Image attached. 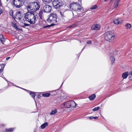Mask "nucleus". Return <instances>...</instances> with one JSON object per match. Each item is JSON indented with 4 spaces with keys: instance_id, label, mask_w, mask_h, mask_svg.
I'll list each match as a JSON object with an SVG mask.
<instances>
[{
    "instance_id": "nucleus-40",
    "label": "nucleus",
    "mask_w": 132,
    "mask_h": 132,
    "mask_svg": "<svg viewBox=\"0 0 132 132\" xmlns=\"http://www.w3.org/2000/svg\"><path fill=\"white\" fill-rule=\"evenodd\" d=\"M85 47H84V48H82V50H84V48Z\"/></svg>"
},
{
    "instance_id": "nucleus-39",
    "label": "nucleus",
    "mask_w": 132,
    "mask_h": 132,
    "mask_svg": "<svg viewBox=\"0 0 132 132\" xmlns=\"http://www.w3.org/2000/svg\"><path fill=\"white\" fill-rule=\"evenodd\" d=\"M15 28L16 29H18V28L16 26L15 27Z\"/></svg>"
},
{
    "instance_id": "nucleus-5",
    "label": "nucleus",
    "mask_w": 132,
    "mask_h": 132,
    "mask_svg": "<svg viewBox=\"0 0 132 132\" xmlns=\"http://www.w3.org/2000/svg\"><path fill=\"white\" fill-rule=\"evenodd\" d=\"M57 18L56 14L55 13H52L49 15V18L47 20V21L53 23H55L57 22Z\"/></svg>"
},
{
    "instance_id": "nucleus-25",
    "label": "nucleus",
    "mask_w": 132,
    "mask_h": 132,
    "mask_svg": "<svg viewBox=\"0 0 132 132\" xmlns=\"http://www.w3.org/2000/svg\"><path fill=\"white\" fill-rule=\"evenodd\" d=\"M13 129L12 128L10 129H6V131L7 132H11L13 130Z\"/></svg>"
},
{
    "instance_id": "nucleus-24",
    "label": "nucleus",
    "mask_w": 132,
    "mask_h": 132,
    "mask_svg": "<svg viewBox=\"0 0 132 132\" xmlns=\"http://www.w3.org/2000/svg\"><path fill=\"white\" fill-rule=\"evenodd\" d=\"M53 0H43L44 2H45L47 3H51Z\"/></svg>"
},
{
    "instance_id": "nucleus-30",
    "label": "nucleus",
    "mask_w": 132,
    "mask_h": 132,
    "mask_svg": "<svg viewBox=\"0 0 132 132\" xmlns=\"http://www.w3.org/2000/svg\"><path fill=\"white\" fill-rule=\"evenodd\" d=\"M60 14L61 16L63 18L64 17H65V15L64 14V12H62L60 11Z\"/></svg>"
},
{
    "instance_id": "nucleus-17",
    "label": "nucleus",
    "mask_w": 132,
    "mask_h": 132,
    "mask_svg": "<svg viewBox=\"0 0 132 132\" xmlns=\"http://www.w3.org/2000/svg\"><path fill=\"white\" fill-rule=\"evenodd\" d=\"M48 124L47 122H45L41 126V128L43 129L45 128V127L47 126Z\"/></svg>"
},
{
    "instance_id": "nucleus-20",
    "label": "nucleus",
    "mask_w": 132,
    "mask_h": 132,
    "mask_svg": "<svg viewBox=\"0 0 132 132\" xmlns=\"http://www.w3.org/2000/svg\"><path fill=\"white\" fill-rule=\"evenodd\" d=\"M4 65V64L0 65V73H1L3 71Z\"/></svg>"
},
{
    "instance_id": "nucleus-42",
    "label": "nucleus",
    "mask_w": 132,
    "mask_h": 132,
    "mask_svg": "<svg viewBox=\"0 0 132 132\" xmlns=\"http://www.w3.org/2000/svg\"><path fill=\"white\" fill-rule=\"evenodd\" d=\"M4 79L6 80V81H7V80H6V78H4Z\"/></svg>"
},
{
    "instance_id": "nucleus-43",
    "label": "nucleus",
    "mask_w": 132,
    "mask_h": 132,
    "mask_svg": "<svg viewBox=\"0 0 132 132\" xmlns=\"http://www.w3.org/2000/svg\"><path fill=\"white\" fill-rule=\"evenodd\" d=\"M104 1L105 2H106L107 1H108V0H104Z\"/></svg>"
},
{
    "instance_id": "nucleus-44",
    "label": "nucleus",
    "mask_w": 132,
    "mask_h": 132,
    "mask_svg": "<svg viewBox=\"0 0 132 132\" xmlns=\"http://www.w3.org/2000/svg\"><path fill=\"white\" fill-rule=\"evenodd\" d=\"M63 84V83H62V85H61V86Z\"/></svg>"
},
{
    "instance_id": "nucleus-41",
    "label": "nucleus",
    "mask_w": 132,
    "mask_h": 132,
    "mask_svg": "<svg viewBox=\"0 0 132 132\" xmlns=\"http://www.w3.org/2000/svg\"><path fill=\"white\" fill-rule=\"evenodd\" d=\"M1 5V0H0V6Z\"/></svg>"
},
{
    "instance_id": "nucleus-7",
    "label": "nucleus",
    "mask_w": 132,
    "mask_h": 132,
    "mask_svg": "<svg viewBox=\"0 0 132 132\" xmlns=\"http://www.w3.org/2000/svg\"><path fill=\"white\" fill-rule=\"evenodd\" d=\"M23 0H13L12 4L13 8H19L22 6Z\"/></svg>"
},
{
    "instance_id": "nucleus-36",
    "label": "nucleus",
    "mask_w": 132,
    "mask_h": 132,
    "mask_svg": "<svg viewBox=\"0 0 132 132\" xmlns=\"http://www.w3.org/2000/svg\"><path fill=\"white\" fill-rule=\"evenodd\" d=\"M92 43V41L91 40H89L87 42V43L88 44H90Z\"/></svg>"
},
{
    "instance_id": "nucleus-34",
    "label": "nucleus",
    "mask_w": 132,
    "mask_h": 132,
    "mask_svg": "<svg viewBox=\"0 0 132 132\" xmlns=\"http://www.w3.org/2000/svg\"><path fill=\"white\" fill-rule=\"evenodd\" d=\"M0 40L2 39H4V37L1 34H0Z\"/></svg>"
},
{
    "instance_id": "nucleus-11",
    "label": "nucleus",
    "mask_w": 132,
    "mask_h": 132,
    "mask_svg": "<svg viewBox=\"0 0 132 132\" xmlns=\"http://www.w3.org/2000/svg\"><path fill=\"white\" fill-rule=\"evenodd\" d=\"M28 21L25 19H23V21L21 23V26L22 27L24 28L25 27L28 26L30 24L28 23Z\"/></svg>"
},
{
    "instance_id": "nucleus-10",
    "label": "nucleus",
    "mask_w": 132,
    "mask_h": 132,
    "mask_svg": "<svg viewBox=\"0 0 132 132\" xmlns=\"http://www.w3.org/2000/svg\"><path fill=\"white\" fill-rule=\"evenodd\" d=\"M22 13L20 11H18L16 12L15 15L13 17V18L16 19L20 21L22 17Z\"/></svg>"
},
{
    "instance_id": "nucleus-28",
    "label": "nucleus",
    "mask_w": 132,
    "mask_h": 132,
    "mask_svg": "<svg viewBox=\"0 0 132 132\" xmlns=\"http://www.w3.org/2000/svg\"><path fill=\"white\" fill-rule=\"evenodd\" d=\"M57 112L56 110H54L52 111L50 113L51 115L54 114L56 113Z\"/></svg>"
},
{
    "instance_id": "nucleus-14",
    "label": "nucleus",
    "mask_w": 132,
    "mask_h": 132,
    "mask_svg": "<svg viewBox=\"0 0 132 132\" xmlns=\"http://www.w3.org/2000/svg\"><path fill=\"white\" fill-rule=\"evenodd\" d=\"M128 72H126L123 73L122 75V77L123 79H126L128 76Z\"/></svg>"
},
{
    "instance_id": "nucleus-33",
    "label": "nucleus",
    "mask_w": 132,
    "mask_h": 132,
    "mask_svg": "<svg viewBox=\"0 0 132 132\" xmlns=\"http://www.w3.org/2000/svg\"><path fill=\"white\" fill-rule=\"evenodd\" d=\"M54 25V24H51L50 25H48L47 26H44L43 27V28H46L48 27H51L53 25Z\"/></svg>"
},
{
    "instance_id": "nucleus-38",
    "label": "nucleus",
    "mask_w": 132,
    "mask_h": 132,
    "mask_svg": "<svg viewBox=\"0 0 132 132\" xmlns=\"http://www.w3.org/2000/svg\"><path fill=\"white\" fill-rule=\"evenodd\" d=\"M10 58V57H7L6 58V60H9Z\"/></svg>"
},
{
    "instance_id": "nucleus-21",
    "label": "nucleus",
    "mask_w": 132,
    "mask_h": 132,
    "mask_svg": "<svg viewBox=\"0 0 132 132\" xmlns=\"http://www.w3.org/2000/svg\"><path fill=\"white\" fill-rule=\"evenodd\" d=\"M129 80H132V71L129 73Z\"/></svg>"
},
{
    "instance_id": "nucleus-23",
    "label": "nucleus",
    "mask_w": 132,
    "mask_h": 132,
    "mask_svg": "<svg viewBox=\"0 0 132 132\" xmlns=\"http://www.w3.org/2000/svg\"><path fill=\"white\" fill-rule=\"evenodd\" d=\"M50 94L49 93H44L42 94L43 96L45 97H49Z\"/></svg>"
},
{
    "instance_id": "nucleus-19",
    "label": "nucleus",
    "mask_w": 132,
    "mask_h": 132,
    "mask_svg": "<svg viewBox=\"0 0 132 132\" xmlns=\"http://www.w3.org/2000/svg\"><path fill=\"white\" fill-rule=\"evenodd\" d=\"M110 59L111 61V62L112 64L114 63L115 61V59L114 58V56L112 55L110 57Z\"/></svg>"
},
{
    "instance_id": "nucleus-8",
    "label": "nucleus",
    "mask_w": 132,
    "mask_h": 132,
    "mask_svg": "<svg viewBox=\"0 0 132 132\" xmlns=\"http://www.w3.org/2000/svg\"><path fill=\"white\" fill-rule=\"evenodd\" d=\"M52 2L53 6L56 9L61 6L63 4V2L61 0H53Z\"/></svg>"
},
{
    "instance_id": "nucleus-22",
    "label": "nucleus",
    "mask_w": 132,
    "mask_h": 132,
    "mask_svg": "<svg viewBox=\"0 0 132 132\" xmlns=\"http://www.w3.org/2000/svg\"><path fill=\"white\" fill-rule=\"evenodd\" d=\"M98 6L96 5H92L90 7V9L92 10H95L96 9Z\"/></svg>"
},
{
    "instance_id": "nucleus-4",
    "label": "nucleus",
    "mask_w": 132,
    "mask_h": 132,
    "mask_svg": "<svg viewBox=\"0 0 132 132\" xmlns=\"http://www.w3.org/2000/svg\"><path fill=\"white\" fill-rule=\"evenodd\" d=\"M75 103L73 100L69 101L62 104L61 106L62 108L64 106L69 108H74L76 106Z\"/></svg>"
},
{
    "instance_id": "nucleus-13",
    "label": "nucleus",
    "mask_w": 132,
    "mask_h": 132,
    "mask_svg": "<svg viewBox=\"0 0 132 132\" xmlns=\"http://www.w3.org/2000/svg\"><path fill=\"white\" fill-rule=\"evenodd\" d=\"M123 22V20H120L119 18L115 19H114L113 21L114 23L117 24H120Z\"/></svg>"
},
{
    "instance_id": "nucleus-3",
    "label": "nucleus",
    "mask_w": 132,
    "mask_h": 132,
    "mask_svg": "<svg viewBox=\"0 0 132 132\" xmlns=\"http://www.w3.org/2000/svg\"><path fill=\"white\" fill-rule=\"evenodd\" d=\"M104 36L105 39L110 42H112L115 37V36L112 35V32L110 31L105 33L104 34Z\"/></svg>"
},
{
    "instance_id": "nucleus-6",
    "label": "nucleus",
    "mask_w": 132,
    "mask_h": 132,
    "mask_svg": "<svg viewBox=\"0 0 132 132\" xmlns=\"http://www.w3.org/2000/svg\"><path fill=\"white\" fill-rule=\"evenodd\" d=\"M70 8L71 9L78 12L80 11L81 10L80 5L76 3H71L70 5Z\"/></svg>"
},
{
    "instance_id": "nucleus-26",
    "label": "nucleus",
    "mask_w": 132,
    "mask_h": 132,
    "mask_svg": "<svg viewBox=\"0 0 132 132\" xmlns=\"http://www.w3.org/2000/svg\"><path fill=\"white\" fill-rule=\"evenodd\" d=\"M30 95H31V96L32 97L34 98L35 96H36L35 94L33 92L32 93L31 92H30Z\"/></svg>"
},
{
    "instance_id": "nucleus-27",
    "label": "nucleus",
    "mask_w": 132,
    "mask_h": 132,
    "mask_svg": "<svg viewBox=\"0 0 132 132\" xmlns=\"http://www.w3.org/2000/svg\"><path fill=\"white\" fill-rule=\"evenodd\" d=\"M119 4V3L116 2L114 4L113 6L114 8H116L118 6V5Z\"/></svg>"
},
{
    "instance_id": "nucleus-35",
    "label": "nucleus",
    "mask_w": 132,
    "mask_h": 132,
    "mask_svg": "<svg viewBox=\"0 0 132 132\" xmlns=\"http://www.w3.org/2000/svg\"><path fill=\"white\" fill-rule=\"evenodd\" d=\"M3 12V10L0 8V15Z\"/></svg>"
},
{
    "instance_id": "nucleus-16",
    "label": "nucleus",
    "mask_w": 132,
    "mask_h": 132,
    "mask_svg": "<svg viewBox=\"0 0 132 132\" xmlns=\"http://www.w3.org/2000/svg\"><path fill=\"white\" fill-rule=\"evenodd\" d=\"M96 97V95L94 94H93L89 97V99L90 100H93Z\"/></svg>"
},
{
    "instance_id": "nucleus-15",
    "label": "nucleus",
    "mask_w": 132,
    "mask_h": 132,
    "mask_svg": "<svg viewBox=\"0 0 132 132\" xmlns=\"http://www.w3.org/2000/svg\"><path fill=\"white\" fill-rule=\"evenodd\" d=\"M44 11L43 10H40L39 13V16L40 19H42V16L43 14V12Z\"/></svg>"
},
{
    "instance_id": "nucleus-32",
    "label": "nucleus",
    "mask_w": 132,
    "mask_h": 132,
    "mask_svg": "<svg viewBox=\"0 0 132 132\" xmlns=\"http://www.w3.org/2000/svg\"><path fill=\"white\" fill-rule=\"evenodd\" d=\"M98 118V117H89V118L90 119H96L97 118Z\"/></svg>"
},
{
    "instance_id": "nucleus-9",
    "label": "nucleus",
    "mask_w": 132,
    "mask_h": 132,
    "mask_svg": "<svg viewBox=\"0 0 132 132\" xmlns=\"http://www.w3.org/2000/svg\"><path fill=\"white\" fill-rule=\"evenodd\" d=\"M43 9L44 12L48 13L50 12L52 10V7L49 5H45L43 7Z\"/></svg>"
},
{
    "instance_id": "nucleus-45",
    "label": "nucleus",
    "mask_w": 132,
    "mask_h": 132,
    "mask_svg": "<svg viewBox=\"0 0 132 132\" xmlns=\"http://www.w3.org/2000/svg\"><path fill=\"white\" fill-rule=\"evenodd\" d=\"M81 2V0H79Z\"/></svg>"
},
{
    "instance_id": "nucleus-2",
    "label": "nucleus",
    "mask_w": 132,
    "mask_h": 132,
    "mask_svg": "<svg viewBox=\"0 0 132 132\" xmlns=\"http://www.w3.org/2000/svg\"><path fill=\"white\" fill-rule=\"evenodd\" d=\"M40 7V5L38 3L36 2L29 3L26 7L28 11H36L39 10Z\"/></svg>"
},
{
    "instance_id": "nucleus-18",
    "label": "nucleus",
    "mask_w": 132,
    "mask_h": 132,
    "mask_svg": "<svg viewBox=\"0 0 132 132\" xmlns=\"http://www.w3.org/2000/svg\"><path fill=\"white\" fill-rule=\"evenodd\" d=\"M126 28L127 29H130L131 27V25L129 23L125 25Z\"/></svg>"
},
{
    "instance_id": "nucleus-12",
    "label": "nucleus",
    "mask_w": 132,
    "mask_h": 132,
    "mask_svg": "<svg viewBox=\"0 0 132 132\" xmlns=\"http://www.w3.org/2000/svg\"><path fill=\"white\" fill-rule=\"evenodd\" d=\"M100 26L98 24H95L93 25L91 27V29L92 30H97L100 29Z\"/></svg>"
},
{
    "instance_id": "nucleus-29",
    "label": "nucleus",
    "mask_w": 132,
    "mask_h": 132,
    "mask_svg": "<svg viewBox=\"0 0 132 132\" xmlns=\"http://www.w3.org/2000/svg\"><path fill=\"white\" fill-rule=\"evenodd\" d=\"M100 108V107L98 106L95 108L94 109H93V111H96L98 110Z\"/></svg>"
},
{
    "instance_id": "nucleus-31",
    "label": "nucleus",
    "mask_w": 132,
    "mask_h": 132,
    "mask_svg": "<svg viewBox=\"0 0 132 132\" xmlns=\"http://www.w3.org/2000/svg\"><path fill=\"white\" fill-rule=\"evenodd\" d=\"M9 14L10 15L12 16L13 18L14 16H13V12L12 10H10L9 12Z\"/></svg>"
},
{
    "instance_id": "nucleus-37",
    "label": "nucleus",
    "mask_w": 132,
    "mask_h": 132,
    "mask_svg": "<svg viewBox=\"0 0 132 132\" xmlns=\"http://www.w3.org/2000/svg\"><path fill=\"white\" fill-rule=\"evenodd\" d=\"M1 40V41L2 43L3 44H4V42H5V40H3V39Z\"/></svg>"
},
{
    "instance_id": "nucleus-1",
    "label": "nucleus",
    "mask_w": 132,
    "mask_h": 132,
    "mask_svg": "<svg viewBox=\"0 0 132 132\" xmlns=\"http://www.w3.org/2000/svg\"><path fill=\"white\" fill-rule=\"evenodd\" d=\"M25 20H26L30 24H34L36 21V18L33 11H28L25 14Z\"/></svg>"
}]
</instances>
